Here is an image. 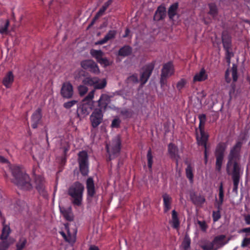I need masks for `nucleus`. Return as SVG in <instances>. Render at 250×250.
<instances>
[{
	"label": "nucleus",
	"mask_w": 250,
	"mask_h": 250,
	"mask_svg": "<svg viewBox=\"0 0 250 250\" xmlns=\"http://www.w3.org/2000/svg\"><path fill=\"white\" fill-rule=\"evenodd\" d=\"M168 153L171 159L177 160L180 158L178 155L179 149L178 147L173 143H170L168 145Z\"/></svg>",
	"instance_id": "nucleus-20"
},
{
	"label": "nucleus",
	"mask_w": 250,
	"mask_h": 250,
	"mask_svg": "<svg viewBox=\"0 0 250 250\" xmlns=\"http://www.w3.org/2000/svg\"><path fill=\"white\" fill-rule=\"evenodd\" d=\"M225 59L228 65L229 66L230 63V59L231 57L234 56V53L231 51H226Z\"/></svg>",
	"instance_id": "nucleus-52"
},
{
	"label": "nucleus",
	"mask_w": 250,
	"mask_h": 250,
	"mask_svg": "<svg viewBox=\"0 0 250 250\" xmlns=\"http://www.w3.org/2000/svg\"><path fill=\"white\" fill-rule=\"evenodd\" d=\"M178 2L173 3L169 6L167 10V15L170 21H175L174 19L175 16H177V18H179L180 15L178 13Z\"/></svg>",
	"instance_id": "nucleus-18"
},
{
	"label": "nucleus",
	"mask_w": 250,
	"mask_h": 250,
	"mask_svg": "<svg viewBox=\"0 0 250 250\" xmlns=\"http://www.w3.org/2000/svg\"><path fill=\"white\" fill-rule=\"evenodd\" d=\"M173 65L171 62H168L164 64L161 71V74H164L167 76L171 75L173 72Z\"/></svg>",
	"instance_id": "nucleus-23"
},
{
	"label": "nucleus",
	"mask_w": 250,
	"mask_h": 250,
	"mask_svg": "<svg viewBox=\"0 0 250 250\" xmlns=\"http://www.w3.org/2000/svg\"><path fill=\"white\" fill-rule=\"evenodd\" d=\"M90 54L93 58H94L96 61L104 67L111 65V62L106 57H104V53L101 50H95L91 49Z\"/></svg>",
	"instance_id": "nucleus-8"
},
{
	"label": "nucleus",
	"mask_w": 250,
	"mask_h": 250,
	"mask_svg": "<svg viewBox=\"0 0 250 250\" xmlns=\"http://www.w3.org/2000/svg\"><path fill=\"white\" fill-rule=\"evenodd\" d=\"M78 103V101L76 100H72L71 101H69L66 103H64L63 104V106L66 109L70 108L73 105Z\"/></svg>",
	"instance_id": "nucleus-54"
},
{
	"label": "nucleus",
	"mask_w": 250,
	"mask_h": 250,
	"mask_svg": "<svg viewBox=\"0 0 250 250\" xmlns=\"http://www.w3.org/2000/svg\"><path fill=\"white\" fill-rule=\"evenodd\" d=\"M190 243L191 240L188 233L186 232L181 244L183 250H188L190 247Z\"/></svg>",
	"instance_id": "nucleus-30"
},
{
	"label": "nucleus",
	"mask_w": 250,
	"mask_h": 250,
	"mask_svg": "<svg viewBox=\"0 0 250 250\" xmlns=\"http://www.w3.org/2000/svg\"><path fill=\"white\" fill-rule=\"evenodd\" d=\"M86 188L87 189L86 200L88 203H91L93 199H95L97 202L98 195H96V191L93 178L92 177H88L86 181Z\"/></svg>",
	"instance_id": "nucleus-7"
},
{
	"label": "nucleus",
	"mask_w": 250,
	"mask_h": 250,
	"mask_svg": "<svg viewBox=\"0 0 250 250\" xmlns=\"http://www.w3.org/2000/svg\"><path fill=\"white\" fill-rule=\"evenodd\" d=\"M10 169L14 177L12 183L25 190H30L32 188L30 177L21 167L13 165L10 167Z\"/></svg>",
	"instance_id": "nucleus-2"
},
{
	"label": "nucleus",
	"mask_w": 250,
	"mask_h": 250,
	"mask_svg": "<svg viewBox=\"0 0 250 250\" xmlns=\"http://www.w3.org/2000/svg\"><path fill=\"white\" fill-rule=\"evenodd\" d=\"M198 118L200 120L199 129H204V126L207 120L206 115L205 114H200Z\"/></svg>",
	"instance_id": "nucleus-41"
},
{
	"label": "nucleus",
	"mask_w": 250,
	"mask_h": 250,
	"mask_svg": "<svg viewBox=\"0 0 250 250\" xmlns=\"http://www.w3.org/2000/svg\"><path fill=\"white\" fill-rule=\"evenodd\" d=\"M187 83V81L185 79H181L177 83L176 87L179 91L183 88Z\"/></svg>",
	"instance_id": "nucleus-51"
},
{
	"label": "nucleus",
	"mask_w": 250,
	"mask_h": 250,
	"mask_svg": "<svg viewBox=\"0 0 250 250\" xmlns=\"http://www.w3.org/2000/svg\"><path fill=\"white\" fill-rule=\"evenodd\" d=\"M167 16L166 8L164 5L159 6L155 12L153 16V21H159L163 20Z\"/></svg>",
	"instance_id": "nucleus-16"
},
{
	"label": "nucleus",
	"mask_w": 250,
	"mask_h": 250,
	"mask_svg": "<svg viewBox=\"0 0 250 250\" xmlns=\"http://www.w3.org/2000/svg\"><path fill=\"white\" fill-rule=\"evenodd\" d=\"M201 138V145L206 146V144L208 141V135L205 133L204 129H199Z\"/></svg>",
	"instance_id": "nucleus-39"
},
{
	"label": "nucleus",
	"mask_w": 250,
	"mask_h": 250,
	"mask_svg": "<svg viewBox=\"0 0 250 250\" xmlns=\"http://www.w3.org/2000/svg\"><path fill=\"white\" fill-rule=\"evenodd\" d=\"M208 79V75L204 68H202L193 77V82H202Z\"/></svg>",
	"instance_id": "nucleus-26"
},
{
	"label": "nucleus",
	"mask_w": 250,
	"mask_h": 250,
	"mask_svg": "<svg viewBox=\"0 0 250 250\" xmlns=\"http://www.w3.org/2000/svg\"><path fill=\"white\" fill-rule=\"evenodd\" d=\"M26 243L27 240L25 238H21L19 242L16 244L17 249L16 250H22Z\"/></svg>",
	"instance_id": "nucleus-40"
},
{
	"label": "nucleus",
	"mask_w": 250,
	"mask_h": 250,
	"mask_svg": "<svg viewBox=\"0 0 250 250\" xmlns=\"http://www.w3.org/2000/svg\"><path fill=\"white\" fill-rule=\"evenodd\" d=\"M221 217L219 210L213 211L212 212V218L214 222L217 221Z\"/></svg>",
	"instance_id": "nucleus-56"
},
{
	"label": "nucleus",
	"mask_w": 250,
	"mask_h": 250,
	"mask_svg": "<svg viewBox=\"0 0 250 250\" xmlns=\"http://www.w3.org/2000/svg\"><path fill=\"white\" fill-rule=\"evenodd\" d=\"M186 175L187 178H188L190 183H193V169L190 164L188 165L186 168Z\"/></svg>",
	"instance_id": "nucleus-36"
},
{
	"label": "nucleus",
	"mask_w": 250,
	"mask_h": 250,
	"mask_svg": "<svg viewBox=\"0 0 250 250\" xmlns=\"http://www.w3.org/2000/svg\"><path fill=\"white\" fill-rule=\"evenodd\" d=\"M63 157L62 158V162L65 163L66 160V153L68 151V147H64L63 148Z\"/></svg>",
	"instance_id": "nucleus-61"
},
{
	"label": "nucleus",
	"mask_w": 250,
	"mask_h": 250,
	"mask_svg": "<svg viewBox=\"0 0 250 250\" xmlns=\"http://www.w3.org/2000/svg\"><path fill=\"white\" fill-rule=\"evenodd\" d=\"M221 40L225 51H231L232 47V37L227 30L222 32Z\"/></svg>",
	"instance_id": "nucleus-13"
},
{
	"label": "nucleus",
	"mask_w": 250,
	"mask_h": 250,
	"mask_svg": "<svg viewBox=\"0 0 250 250\" xmlns=\"http://www.w3.org/2000/svg\"><path fill=\"white\" fill-rule=\"evenodd\" d=\"M79 93L81 96H83L88 91V88L83 85H80L78 87Z\"/></svg>",
	"instance_id": "nucleus-50"
},
{
	"label": "nucleus",
	"mask_w": 250,
	"mask_h": 250,
	"mask_svg": "<svg viewBox=\"0 0 250 250\" xmlns=\"http://www.w3.org/2000/svg\"><path fill=\"white\" fill-rule=\"evenodd\" d=\"M209 10L208 14L210 15L213 19H215L218 14V9L215 3H210L208 4Z\"/></svg>",
	"instance_id": "nucleus-28"
},
{
	"label": "nucleus",
	"mask_w": 250,
	"mask_h": 250,
	"mask_svg": "<svg viewBox=\"0 0 250 250\" xmlns=\"http://www.w3.org/2000/svg\"><path fill=\"white\" fill-rule=\"evenodd\" d=\"M61 213L63 217L68 221H73L74 220V215L72 212L71 207H69L66 208L64 207H59Z\"/></svg>",
	"instance_id": "nucleus-19"
},
{
	"label": "nucleus",
	"mask_w": 250,
	"mask_h": 250,
	"mask_svg": "<svg viewBox=\"0 0 250 250\" xmlns=\"http://www.w3.org/2000/svg\"><path fill=\"white\" fill-rule=\"evenodd\" d=\"M190 199L192 202L196 206H201L206 201V199L203 196L201 195L198 196L194 192L190 193Z\"/></svg>",
	"instance_id": "nucleus-21"
},
{
	"label": "nucleus",
	"mask_w": 250,
	"mask_h": 250,
	"mask_svg": "<svg viewBox=\"0 0 250 250\" xmlns=\"http://www.w3.org/2000/svg\"><path fill=\"white\" fill-rule=\"evenodd\" d=\"M117 33L116 30H109L108 33L104 36V38L107 42L110 40L113 39L115 38L116 35Z\"/></svg>",
	"instance_id": "nucleus-45"
},
{
	"label": "nucleus",
	"mask_w": 250,
	"mask_h": 250,
	"mask_svg": "<svg viewBox=\"0 0 250 250\" xmlns=\"http://www.w3.org/2000/svg\"><path fill=\"white\" fill-rule=\"evenodd\" d=\"M132 52V48L128 45H125L119 49L118 55L121 57H127L130 55Z\"/></svg>",
	"instance_id": "nucleus-25"
},
{
	"label": "nucleus",
	"mask_w": 250,
	"mask_h": 250,
	"mask_svg": "<svg viewBox=\"0 0 250 250\" xmlns=\"http://www.w3.org/2000/svg\"><path fill=\"white\" fill-rule=\"evenodd\" d=\"M167 78L164 73L161 74V78L160 80V83L161 88L165 89V87L167 86Z\"/></svg>",
	"instance_id": "nucleus-44"
},
{
	"label": "nucleus",
	"mask_w": 250,
	"mask_h": 250,
	"mask_svg": "<svg viewBox=\"0 0 250 250\" xmlns=\"http://www.w3.org/2000/svg\"><path fill=\"white\" fill-rule=\"evenodd\" d=\"M97 102L99 107L98 108L105 111L106 110L108 104L111 102V99H110L109 95L106 94H102Z\"/></svg>",
	"instance_id": "nucleus-17"
},
{
	"label": "nucleus",
	"mask_w": 250,
	"mask_h": 250,
	"mask_svg": "<svg viewBox=\"0 0 250 250\" xmlns=\"http://www.w3.org/2000/svg\"><path fill=\"white\" fill-rule=\"evenodd\" d=\"M40 194V195L42 196L44 198H47L48 197V194L47 191L45 190V188H44L43 189H40L38 191Z\"/></svg>",
	"instance_id": "nucleus-62"
},
{
	"label": "nucleus",
	"mask_w": 250,
	"mask_h": 250,
	"mask_svg": "<svg viewBox=\"0 0 250 250\" xmlns=\"http://www.w3.org/2000/svg\"><path fill=\"white\" fill-rule=\"evenodd\" d=\"M77 161L81 174L84 177L87 176L89 173V162L86 151L82 150L78 153Z\"/></svg>",
	"instance_id": "nucleus-5"
},
{
	"label": "nucleus",
	"mask_w": 250,
	"mask_h": 250,
	"mask_svg": "<svg viewBox=\"0 0 250 250\" xmlns=\"http://www.w3.org/2000/svg\"><path fill=\"white\" fill-rule=\"evenodd\" d=\"M96 80H98V82L99 81V79L97 78ZM106 85V81L105 79H104L102 82L100 83H98L95 84L94 85V89H101L104 88Z\"/></svg>",
	"instance_id": "nucleus-47"
},
{
	"label": "nucleus",
	"mask_w": 250,
	"mask_h": 250,
	"mask_svg": "<svg viewBox=\"0 0 250 250\" xmlns=\"http://www.w3.org/2000/svg\"><path fill=\"white\" fill-rule=\"evenodd\" d=\"M231 71L233 82H236L238 79L237 65L236 64H233Z\"/></svg>",
	"instance_id": "nucleus-43"
},
{
	"label": "nucleus",
	"mask_w": 250,
	"mask_h": 250,
	"mask_svg": "<svg viewBox=\"0 0 250 250\" xmlns=\"http://www.w3.org/2000/svg\"><path fill=\"white\" fill-rule=\"evenodd\" d=\"M120 114L126 118H131L133 114V111L131 109L125 108L120 111Z\"/></svg>",
	"instance_id": "nucleus-46"
},
{
	"label": "nucleus",
	"mask_w": 250,
	"mask_h": 250,
	"mask_svg": "<svg viewBox=\"0 0 250 250\" xmlns=\"http://www.w3.org/2000/svg\"><path fill=\"white\" fill-rule=\"evenodd\" d=\"M95 79L96 80L97 78H94L92 79L91 77H87L83 80V83L84 85L94 86L95 84L98 83V80H94Z\"/></svg>",
	"instance_id": "nucleus-38"
},
{
	"label": "nucleus",
	"mask_w": 250,
	"mask_h": 250,
	"mask_svg": "<svg viewBox=\"0 0 250 250\" xmlns=\"http://www.w3.org/2000/svg\"><path fill=\"white\" fill-rule=\"evenodd\" d=\"M235 90V84L233 83H232L231 84V87L229 91V95L230 98H231L232 97V95L234 94Z\"/></svg>",
	"instance_id": "nucleus-63"
},
{
	"label": "nucleus",
	"mask_w": 250,
	"mask_h": 250,
	"mask_svg": "<svg viewBox=\"0 0 250 250\" xmlns=\"http://www.w3.org/2000/svg\"><path fill=\"white\" fill-rule=\"evenodd\" d=\"M227 145V142H220L215 147L214 151V155L216 158L215 170L218 172H220L221 170Z\"/></svg>",
	"instance_id": "nucleus-4"
},
{
	"label": "nucleus",
	"mask_w": 250,
	"mask_h": 250,
	"mask_svg": "<svg viewBox=\"0 0 250 250\" xmlns=\"http://www.w3.org/2000/svg\"><path fill=\"white\" fill-rule=\"evenodd\" d=\"M226 238V235L224 234L218 235L214 237L212 242L214 244V245H220L221 246H223L224 245H223L222 243H224L225 242H223V241L225 240Z\"/></svg>",
	"instance_id": "nucleus-35"
},
{
	"label": "nucleus",
	"mask_w": 250,
	"mask_h": 250,
	"mask_svg": "<svg viewBox=\"0 0 250 250\" xmlns=\"http://www.w3.org/2000/svg\"><path fill=\"white\" fill-rule=\"evenodd\" d=\"M164 201V211L165 213L167 212L171 208V204L172 203L171 197L167 193H165L162 195Z\"/></svg>",
	"instance_id": "nucleus-24"
},
{
	"label": "nucleus",
	"mask_w": 250,
	"mask_h": 250,
	"mask_svg": "<svg viewBox=\"0 0 250 250\" xmlns=\"http://www.w3.org/2000/svg\"><path fill=\"white\" fill-rule=\"evenodd\" d=\"M84 189L83 185L78 181L74 182L69 188L68 194L73 198L72 203L74 205L81 206Z\"/></svg>",
	"instance_id": "nucleus-3"
},
{
	"label": "nucleus",
	"mask_w": 250,
	"mask_h": 250,
	"mask_svg": "<svg viewBox=\"0 0 250 250\" xmlns=\"http://www.w3.org/2000/svg\"><path fill=\"white\" fill-rule=\"evenodd\" d=\"M197 224L199 225L200 228L203 231H206L208 226L205 221H201L197 220Z\"/></svg>",
	"instance_id": "nucleus-53"
},
{
	"label": "nucleus",
	"mask_w": 250,
	"mask_h": 250,
	"mask_svg": "<svg viewBox=\"0 0 250 250\" xmlns=\"http://www.w3.org/2000/svg\"><path fill=\"white\" fill-rule=\"evenodd\" d=\"M60 233L62 235L63 239H64V240L66 242H67L68 243H72V244L75 243V240L74 239L72 240V238H70V237L68 236H67L65 234V233L63 231H60Z\"/></svg>",
	"instance_id": "nucleus-57"
},
{
	"label": "nucleus",
	"mask_w": 250,
	"mask_h": 250,
	"mask_svg": "<svg viewBox=\"0 0 250 250\" xmlns=\"http://www.w3.org/2000/svg\"><path fill=\"white\" fill-rule=\"evenodd\" d=\"M122 140L121 136L118 135L112 140V146L111 149L112 155L113 157H117L121 149Z\"/></svg>",
	"instance_id": "nucleus-14"
},
{
	"label": "nucleus",
	"mask_w": 250,
	"mask_h": 250,
	"mask_svg": "<svg viewBox=\"0 0 250 250\" xmlns=\"http://www.w3.org/2000/svg\"><path fill=\"white\" fill-rule=\"evenodd\" d=\"M42 108H38L31 116V122L32 123L31 126L33 128H37L38 125L41 123L42 118Z\"/></svg>",
	"instance_id": "nucleus-15"
},
{
	"label": "nucleus",
	"mask_w": 250,
	"mask_h": 250,
	"mask_svg": "<svg viewBox=\"0 0 250 250\" xmlns=\"http://www.w3.org/2000/svg\"><path fill=\"white\" fill-rule=\"evenodd\" d=\"M4 222L3 223V228L2 232L0 236V239H6L11 232V229L9 226L4 225Z\"/></svg>",
	"instance_id": "nucleus-34"
},
{
	"label": "nucleus",
	"mask_w": 250,
	"mask_h": 250,
	"mask_svg": "<svg viewBox=\"0 0 250 250\" xmlns=\"http://www.w3.org/2000/svg\"><path fill=\"white\" fill-rule=\"evenodd\" d=\"M73 87L69 82L62 83L60 91V94L63 98H71L73 95Z\"/></svg>",
	"instance_id": "nucleus-11"
},
{
	"label": "nucleus",
	"mask_w": 250,
	"mask_h": 250,
	"mask_svg": "<svg viewBox=\"0 0 250 250\" xmlns=\"http://www.w3.org/2000/svg\"><path fill=\"white\" fill-rule=\"evenodd\" d=\"M101 109L95 108L90 116V121L93 128H97L102 122L103 114Z\"/></svg>",
	"instance_id": "nucleus-9"
},
{
	"label": "nucleus",
	"mask_w": 250,
	"mask_h": 250,
	"mask_svg": "<svg viewBox=\"0 0 250 250\" xmlns=\"http://www.w3.org/2000/svg\"><path fill=\"white\" fill-rule=\"evenodd\" d=\"M200 247L204 250H212L213 249L214 244L211 242L208 245H202Z\"/></svg>",
	"instance_id": "nucleus-58"
},
{
	"label": "nucleus",
	"mask_w": 250,
	"mask_h": 250,
	"mask_svg": "<svg viewBox=\"0 0 250 250\" xmlns=\"http://www.w3.org/2000/svg\"><path fill=\"white\" fill-rule=\"evenodd\" d=\"M35 182L36 184V188L38 191L45 188L44 180L41 176H36L35 178Z\"/></svg>",
	"instance_id": "nucleus-29"
},
{
	"label": "nucleus",
	"mask_w": 250,
	"mask_h": 250,
	"mask_svg": "<svg viewBox=\"0 0 250 250\" xmlns=\"http://www.w3.org/2000/svg\"><path fill=\"white\" fill-rule=\"evenodd\" d=\"M88 74V73L83 69H77L74 72V78L76 81L79 82L82 77H86Z\"/></svg>",
	"instance_id": "nucleus-31"
},
{
	"label": "nucleus",
	"mask_w": 250,
	"mask_h": 250,
	"mask_svg": "<svg viewBox=\"0 0 250 250\" xmlns=\"http://www.w3.org/2000/svg\"><path fill=\"white\" fill-rule=\"evenodd\" d=\"M219 201L217 203V205L222 206L224 201V189H223V184L222 182H221L219 188Z\"/></svg>",
	"instance_id": "nucleus-37"
},
{
	"label": "nucleus",
	"mask_w": 250,
	"mask_h": 250,
	"mask_svg": "<svg viewBox=\"0 0 250 250\" xmlns=\"http://www.w3.org/2000/svg\"><path fill=\"white\" fill-rule=\"evenodd\" d=\"M1 240H4V241L6 242V243L8 244V247H10L11 245L13 244L15 241V239L9 237L6 239H1Z\"/></svg>",
	"instance_id": "nucleus-60"
},
{
	"label": "nucleus",
	"mask_w": 250,
	"mask_h": 250,
	"mask_svg": "<svg viewBox=\"0 0 250 250\" xmlns=\"http://www.w3.org/2000/svg\"><path fill=\"white\" fill-rule=\"evenodd\" d=\"M95 102H85L83 100L79 104L77 110V117L81 120L88 115L90 111L94 108V104Z\"/></svg>",
	"instance_id": "nucleus-6"
},
{
	"label": "nucleus",
	"mask_w": 250,
	"mask_h": 250,
	"mask_svg": "<svg viewBox=\"0 0 250 250\" xmlns=\"http://www.w3.org/2000/svg\"><path fill=\"white\" fill-rule=\"evenodd\" d=\"M104 13L101 11L100 9L98 11V12L96 14L94 18H93L92 21H91L90 23L88 25V26L87 27V29H89L91 28L95 23L96 21L101 16L103 15Z\"/></svg>",
	"instance_id": "nucleus-42"
},
{
	"label": "nucleus",
	"mask_w": 250,
	"mask_h": 250,
	"mask_svg": "<svg viewBox=\"0 0 250 250\" xmlns=\"http://www.w3.org/2000/svg\"><path fill=\"white\" fill-rule=\"evenodd\" d=\"M121 123V120L119 118H115L112 121L111 127L112 128H119Z\"/></svg>",
	"instance_id": "nucleus-49"
},
{
	"label": "nucleus",
	"mask_w": 250,
	"mask_h": 250,
	"mask_svg": "<svg viewBox=\"0 0 250 250\" xmlns=\"http://www.w3.org/2000/svg\"><path fill=\"white\" fill-rule=\"evenodd\" d=\"M95 91V89H93L91 91H90L88 94V95L84 98H83V102H94V101L92 100V99H93V98L94 97V95Z\"/></svg>",
	"instance_id": "nucleus-48"
},
{
	"label": "nucleus",
	"mask_w": 250,
	"mask_h": 250,
	"mask_svg": "<svg viewBox=\"0 0 250 250\" xmlns=\"http://www.w3.org/2000/svg\"><path fill=\"white\" fill-rule=\"evenodd\" d=\"M81 66L83 69L88 70L95 74H99L100 73L97 64L92 60H85L81 61Z\"/></svg>",
	"instance_id": "nucleus-10"
},
{
	"label": "nucleus",
	"mask_w": 250,
	"mask_h": 250,
	"mask_svg": "<svg viewBox=\"0 0 250 250\" xmlns=\"http://www.w3.org/2000/svg\"><path fill=\"white\" fill-rule=\"evenodd\" d=\"M245 139V135L236 142L230 148L228 156V162L226 165V172L228 175L231 176V179H240L243 173V169L240 163L241 153L243 141Z\"/></svg>",
	"instance_id": "nucleus-1"
},
{
	"label": "nucleus",
	"mask_w": 250,
	"mask_h": 250,
	"mask_svg": "<svg viewBox=\"0 0 250 250\" xmlns=\"http://www.w3.org/2000/svg\"><path fill=\"white\" fill-rule=\"evenodd\" d=\"M14 76L13 72L11 71H9L4 77L2 82V84L6 88H10L14 82Z\"/></svg>",
	"instance_id": "nucleus-22"
},
{
	"label": "nucleus",
	"mask_w": 250,
	"mask_h": 250,
	"mask_svg": "<svg viewBox=\"0 0 250 250\" xmlns=\"http://www.w3.org/2000/svg\"><path fill=\"white\" fill-rule=\"evenodd\" d=\"M9 25V20H6L5 21L4 20L0 21V33L1 34H8L9 32L8 31V27Z\"/></svg>",
	"instance_id": "nucleus-27"
},
{
	"label": "nucleus",
	"mask_w": 250,
	"mask_h": 250,
	"mask_svg": "<svg viewBox=\"0 0 250 250\" xmlns=\"http://www.w3.org/2000/svg\"><path fill=\"white\" fill-rule=\"evenodd\" d=\"M155 63V62H152L146 65L144 67V70L140 76V81L142 84H144L147 81L154 69Z\"/></svg>",
	"instance_id": "nucleus-12"
},
{
	"label": "nucleus",
	"mask_w": 250,
	"mask_h": 250,
	"mask_svg": "<svg viewBox=\"0 0 250 250\" xmlns=\"http://www.w3.org/2000/svg\"><path fill=\"white\" fill-rule=\"evenodd\" d=\"M8 245L4 240L0 242V250H7L8 249Z\"/></svg>",
	"instance_id": "nucleus-59"
},
{
	"label": "nucleus",
	"mask_w": 250,
	"mask_h": 250,
	"mask_svg": "<svg viewBox=\"0 0 250 250\" xmlns=\"http://www.w3.org/2000/svg\"><path fill=\"white\" fill-rule=\"evenodd\" d=\"M172 227L174 229H178L180 226V221L178 217V213L175 210L172 211Z\"/></svg>",
	"instance_id": "nucleus-32"
},
{
	"label": "nucleus",
	"mask_w": 250,
	"mask_h": 250,
	"mask_svg": "<svg viewBox=\"0 0 250 250\" xmlns=\"http://www.w3.org/2000/svg\"><path fill=\"white\" fill-rule=\"evenodd\" d=\"M225 78L227 83H229L231 81V78L229 77V68L225 72Z\"/></svg>",
	"instance_id": "nucleus-64"
},
{
	"label": "nucleus",
	"mask_w": 250,
	"mask_h": 250,
	"mask_svg": "<svg viewBox=\"0 0 250 250\" xmlns=\"http://www.w3.org/2000/svg\"><path fill=\"white\" fill-rule=\"evenodd\" d=\"M240 179L238 178H235V179H232V180L233 181V191L234 192H237L238 185L240 182Z\"/></svg>",
	"instance_id": "nucleus-55"
},
{
	"label": "nucleus",
	"mask_w": 250,
	"mask_h": 250,
	"mask_svg": "<svg viewBox=\"0 0 250 250\" xmlns=\"http://www.w3.org/2000/svg\"><path fill=\"white\" fill-rule=\"evenodd\" d=\"M146 158L147 160V167L149 169V171L150 173L152 172V167L153 163V156L152 154V151L151 148H149L147 151Z\"/></svg>",
	"instance_id": "nucleus-33"
}]
</instances>
